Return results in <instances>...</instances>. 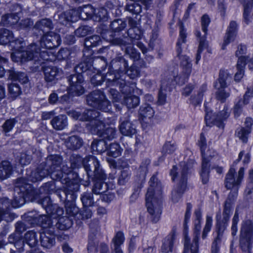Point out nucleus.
<instances>
[{
	"mask_svg": "<svg viewBox=\"0 0 253 253\" xmlns=\"http://www.w3.org/2000/svg\"><path fill=\"white\" fill-rule=\"evenodd\" d=\"M130 177V172L127 170H123L118 178V184L124 185L128 181Z\"/></svg>",
	"mask_w": 253,
	"mask_h": 253,
	"instance_id": "obj_60",
	"label": "nucleus"
},
{
	"mask_svg": "<svg viewBox=\"0 0 253 253\" xmlns=\"http://www.w3.org/2000/svg\"><path fill=\"white\" fill-rule=\"evenodd\" d=\"M196 36L199 39V45L198 47V49L197 50V53L196 54V61L195 64H198L199 61L201 59V53L203 50L204 48L206 47L207 43L206 42V40H205V37L200 38L201 32L200 31H197L196 33Z\"/></svg>",
	"mask_w": 253,
	"mask_h": 253,
	"instance_id": "obj_49",
	"label": "nucleus"
},
{
	"mask_svg": "<svg viewBox=\"0 0 253 253\" xmlns=\"http://www.w3.org/2000/svg\"><path fill=\"white\" fill-rule=\"evenodd\" d=\"M179 36L176 44L177 56L180 60L179 70L173 73L172 79L166 78L162 81L161 87L158 95V103L160 105H163L166 102V91L167 90H170L175 84H183L189 78L192 72V64L189 57L181 54L182 49L180 45L182 43L185 42L186 38L185 31L182 27H181Z\"/></svg>",
	"mask_w": 253,
	"mask_h": 253,
	"instance_id": "obj_1",
	"label": "nucleus"
},
{
	"mask_svg": "<svg viewBox=\"0 0 253 253\" xmlns=\"http://www.w3.org/2000/svg\"><path fill=\"white\" fill-rule=\"evenodd\" d=\"M251 132L250 128L242 127L236 130L235 135L242 142L246 143Z\"/></svg>",
	"mask_w": 253,
	"mask_h": 253,
	"instance_id": "obj_50",
	"label": "nucleus"
},
{
	"mask_svg": "<svg viewBox=\"0 0 253 253\" xmlns=\"http://www.w3.org/2000/svg\"><path fill=\"white\" fill-rule=\"evenodd\" d=\"M245 169L241 167L236 172L235 169L232 166L226 174L224 184L227 189H238L243 180Z\"/></svg>",
	"mask_w": 253,
	"mask_h": 253,
	"instance_id": "obj_12",
	"label": "nucleus"
},
{
	"mask_svg": "<svg viewBox=\"0 0 253 253\" xmlns=\"http://www.w3.org/2000/svg\"><path fill=\"white\" fill-rule=\"evenodd\" d=\"M231 189L232 191L229 193L227 199L224 203L222 218L221 219L220 212H219L218 214H217L216 216L217 226L219 232H223L226 229L230 218V214L232 212L234 202L238 196V189L232 188Z\"/></svg>",
	"mask_w": 253,
	"mask_h": 253,
	"instance_id": "obj_7",
	"label": "nucleus"
},
{
	"mask_svg": "<svg viewBox=\"0 0 253 253\" xmlns=\"http://www.w3.org/2000/svg\"><path fill=\"white\" fill-rule=\"evenodd\" d=\"M63 163V159L59 155H50L48 156L45 162L41 163L43 165L45 170L51 178L55 180H59L63 177L61 171V166Z\"/></svg>",
	"mask_w": 253,
	"mask_h": 253,
	"instance_id": "obj_10",
	"label": "nucleus"
},
{
	"mask_svg": "<svg viewBox=\"0 0 253 253\" xmlns=\"http://www.w3.org/2000/svg\"><path fill=\"white\" fill-rule=\"evenodd\" d=\"M11 45L16 50H17V52L12 53L11 54V58L12 60L16 62H20L19 60V59L17 57H16L15 56L14 57V59H13V55L16 54L17 52H21L22 51H20V50L23 48L25 45V42L23 41V40L21 38L19 39H16L15 40H12L11 42Z\"/></svg>",
	"mask_w": 253,
	"mask_h": 253,
	"instance_id": "obj_46",
	"label": "nucleus"
},
{
	"mask_svg": "<svg viewBox=\"0 0 253 253\" xmlns=\"http://www.w3.org/2000/svg\"><path fill=\"white\" fill-rule=\"evenodd\" d=\"M207 156H204V158L202 163V170L201 172V177L202 178V182L204 184L207 183L209 179V168H210V158H206Z\"/></svg>",
	"mask_w": 253,
	"mask_h": 253,
	"instance_id": "obj_38",
	"label": "nucleus"
},
{
	"mask_svg": "<svg viewBox=\"0 0 253 253\" xmlns=\"http://www.w3.org/2000/svg\"><path fill=\"white\" fill-rule=\"evenodd\" d=\"M81 200L84 207L92 206L94 203L93 195L91 192H84L82 194Z\"/></svg>",
	"mask_w": 253,
	"mask_h": 253,
	"instance_id": "obj_54",
	"label": "nucleus"
},
{
	"mask_svg": "<svg viewBox=\"0 0 253 253\" xmlns=\"http://www.w3.org/2000/svg\"><path fill=\"white\" fill-rule=\"evenodd\" d=\"M17 122V120L14 118L7 120L2 126L3 131L5 133L10 132Z\"/></svg>",
	"mask_w": 253,
	"mask_h": 253,
	"instance_id": "obj_62",
	"label": "nucleus"
},
{
	"mask_svg": "<svg viewBox=\"0 0 253 253\" xmlns=\"http://www.w3.org/2000/svg\"><path fill=\"white\" fill-rule=\"evenodd\" d=\"M176 237L175 229H172L169 234L164 239L162 247L161 252L163 253H169L172 251L173 244Z\"/></svg>",
	"mask_w": 253,
	"mask_h": 253,
	"instance_id": "obj_23",
	"label": "nucleus"
},
{
	"mask_svg": "<svg viewBox=\"0 0 253 253\" xmlns=\"http://www.w3.org/2000/svg\"><path fill=\"white\" fill-rule=\"evenodd\" d=\"M41 204L46 210L47 213L51 214L53 213V211H52L53 205L49 197H45L43 198L41 201Z\"/></svg>",
	"mask_w": 253,
	"mask_h": 253,
	"instance_id": "obj_58",
	"label": "nucleus"
},
{
	"mask_svg": "<svg viewBox=\"0 0 253 253\" xmlns=\"http://www.w3.org/2000/svg\"><path fill=\"white\" fill-rule=\"evenodd\" d=\"M180 167V173L177 171V169L175 166H173L170 171L172 180L177 182L176 186L174 187L171 192V200L174 203L178 202L187 186L188 168L185 163H181Z\"/></svg>",
	"mask_w": 253,
	"mask_h": 253,
	"instance_id": "obj_5",
	"label": "nucleus"
},
{
	"mask_svg": "<svg viewBox=\"0 0 253 253\" xmlns=\"http://www.w3.org/2000/svg\"><path fill=\"white\" fill-rule=\"evenodd\" d=\"M126 25V24L125 21L118 19L114 20L110 24V27L114 32H118L124 30Z\"/></svg>",
	"mask_w": 253,
	"mask_h": 253,
	"instance_id": "obj_55",
	"label": "nucleus"
},
{
	"mask_svg": "<svg viewBox=\"0 0 253 253\" xmlns=\"http://www.w3.org/2000/svg\"><path fill=\"white\" fill-rule=\"evenodd\" d=\"M83 140L77 135H73L68 138L66 145L69 149L75 150L79 149L83 144Z\"/></svg>",
	"mask_w": 253,
	"mask_h": 253,
	"instance_id": "obj_39",
	"label": "nucleus"
},
{
	"mask_svg": "<svg viewBox=\"0 0 253 253\" xmlns=\"http://www.w3.org/2000/svg\"><path fill=\"white\" fill-rule=\"evenodd\" d=\"M139 103V99L137 96L130 95L124 97V103L129 109L136 107Z\"/></svg>",
	"mask_w": 253,
	"mask_h": 253,
	"instance_id": "obj_52",
	"label": "nucleus"
},
{
	"mask_svg": "<svg viewBox=\"0 0 253 253\" xmlns=\"http://www.w3.org/2000/svg\"><path fill=\"white\" fill-rule=\"evenodd\" d=\"M101 42V40L99 36L93 35L86 38L84 40V45L85 48H89L99 45Z\"/></svg>",
	"mask_w": 253,
	"mask_h": 253,
	"instance_id": "obj_47",
	"label": "nucleus"
},
{
	"mask_svg": "<svg viewBox=\"0 0 253 253\" xmlns=\"http://www.w3.org/2000/svg\"><path fill=\"white\" fill-rule=\"evenodd\" d=\"M18 14V12L5 14L2 16L1 22L4 25H14L17 23L19 19Z\"/></svg>",
	"mask_w": 253,
	"mask_h": 253,
	"instance_id": "obj_44",
	"label": "nucleus"
},
{
	"mask_svg": "<svg viewBox=\"0 0 253 253\" xmlns=\"http://www.w3.org/2000/svg\"><path fill=\"white\" fill-rule=\"evenodd\" d=\"M75 10L78 12V20L80 18L86 20L92 18L94 12V9L90 5H87L83 7H79Z\"/></svg>",
	"mask_w": 253,
	"mask_h": 253,
	"instance_id": "obj_36",
	"label": "nucleus"
},
{
	"mask_svg": "<svg viewBox=\"0 0 253 253\" xmlns=\"http://www.w3.org/2000/svg\"><path fill=\"white\" fill-rule=\"evenodd\" d=\"M123 149L118 143H113L109 145L107 154L109 156L117 158L121 155Z\"/></svg>",
	"mask_w": 253,
	"mask_h": 253,
	"instance_id": "obj_51",
	"label": "nucleus"
},
{
	"mask_svg": "<svg viewBox=\"0 0 253 253\" xmlns=\"http://www.w3.org/2000/svg\"><path fill=\"white\" fill-rule=\"evenodd\" d=\"M87 104L94 108L105 112H109L112 108L110 102L104 93L100 90H94L86 96Z\"/></svg>",
	"mask_w": 253,
	"mask_h": 253,
	"instance_id": "obj_11",
	"label": "nucleus"
},
{
	"mask_svg": "<svg viewBox=\"0 0 253 253\" xmlns=\"http://www.w3.org/2000/svg\"><path fill=\"white\" fill-rule=\"evenodd\" d=\"M125 74H119L118 73L112 70L109 71L104 76V81L106 82V85L108 86H118L123 92L126 91L124 88L126 87Z\"/></svg>",
	"mask_w": 253,
	"mask_h": 253,
	"instance_id": "obj_13",
	"label": "nucleus"
},
{
	"mask_svg": "<svg viewBox=\"0 0 253 253\" xmlns=\"http://www.w3.org/2000/svg\"><path fill=\"white\" fill-rule=\"evenodd\" d=\"M92 19L97 22H105L107 21L108 19V14L107 10L103 7L94 9Z\"/></svg>",
	"mask_w": 253,
	"mask_h": 253,
	"instance_id": "obj_40",
	"label": "nucleus"
},
{
	"mask_svg": "<svg viewBox=\"0 0 253 253\" xmlns=\"http://www.w3.org/2000/svg\"><path fill=\"white\" fill-rule=\"evenodd\" d=\"M84 166L88 176L94 175L97 179L94 182L92 189L94 194L99 195L104 193L108 189L107 184L102 181L106 177L96 158L92 156L85 158L83 161Z\"/></svg>",
	"mask_w": 253,
	"mask_h": 253,
	"instance_id": "obj_4",
	"label": "nucleus"
},
{
	"mask_svg": "<svg viewBox=\"0 0 253 253\" xmlns=\"http://www.w3.org/2000/svg\"><path fill=\"white\" fill-rule=\"evenodd\" d=\"M25 240L26 243L31 247H35L38 243L36 234L33 231H28L25 234Z\"/></svg>",
	"mask_w": 253,
	"mask_h": 253,
	"instance_id": "obj_53",
	"label": "nucleus"
},
{
	"mask_svg": "<svg viewBox=\"0 0 253 253\" xmlns=\"http://www.w3.org/2000/svg\"><path fill=\"white\" fill-rule=\"evenodd\" d=\"M50 52L46 50H41L35 43L30 44L26 50L21 52H17L13 55V59L15 56L19 59L21 62H25L26 61L34 60L36 61H40L41 59L43 60H50Z\"/></svg>",
	"mask_w": 253,
	"mask_h": 253,
	"instance_id": "obj_8",
	"label": "nucleus"
},
{
	"mask_svg": "<svg viewBox=\"0 0 253 253\" xmlns=\"http://www.w3.org/2000/svg\"><path fill=\"white\" fill-rule=\"evenodd\" d=\"M253 237V222L251 220H243L241 224L240 236Z\"/></svg>",
	"mask_w": 253,
	"mask_h": 253,
	"instance_id": "obj_32",
	"label": "nucleus"
},
{
	"mask_svg": "<svg viewBox=\"0 0 253 253\" xmlns=\"http://www.w3.org/2000/svg\"><path fill=\"white\" fill-rule=\"evenodd\" d=\"M13 172V167L9 162L3 161L0 163V179L3 180L9 178Z\"/></svg>",
	"mask_w": 253,
	"mask_h": 253,
	"instance_id": "obj_35",
	"label": "nucleus"
},
{
	"mask_svg": "<svg viewBox=\"0 0 253 253\" xmlns=\"http://www.w3.org/2000/svg\"><path fill=\"white\" fill-rule=\"evenodd\" d=\"M8 79L13 81H18L21 84H26L28 82V79L25 73L15 71L13 68L7 71Z\"/></svg>",
	"mask_w": 253,
	"mask_h": 253,
	"instance_id": "obj_33",
	"label": "nucleus"
},
{
	"mask_svg": "<svg viewBox=\"0 0 253 253\" xmlns=\"http://www.w3.org/2000/svg\"><path fill=\"white\" fill-rule=\"evenodd\" d=\"M14 191L19 194V196H15L11 202V205L14 208L22 206L26 201H32L35 198V191L33 189L32 185L28 183L27 180L24 178L17 179L15 184ZM10 205L7 198L0 199V221L1 219H3L8 222L13 219L8 211Z\"/></svg>",
	"mask_w": 253,
	"mask_h": 253,
	"instance_id": "obj_2",
	"label": "nucleus"
},
{
	"mask_svg": "<svg viewBox=\"0 0 253 253\" xmlns=\"http://www.w3.org/2000/svg\"><path fill=\"white\" fill-rule=\"evenodd\" d=\"M61 40L59 35L51 32L44 35L41 40V46L47 49H52L60 44Z\"/></svg>",
	"mask_w": 253,
	"mask_h": 253,
	"instance_id": "obj_20",
	"label": "nucleus"
},
{
	"mask_svg": "<svg viewBox=\"0 0 253 253\" xmlns=\"http://www.w3.org/2000/svg\"><path fill=\"white\" fill-rule=\"evenodd\" d=\"M126 54L134 60H138L139 59L140 54L131 45L127 46L125 50Z\"/></svg>",
	"mask_w": 253,
	"mask_h": 253,
	"instance_id": "obj_63",
	"label": "nucleus"
},
{
	"mask_svg": "<svg viewBox=\"0 0 253 253\" xmlns=\"http://www.w3.org/2000/svg\"><path fill=\"white\" fill-rule=\"evenodd\" d=\"M8 91L10 97L13 99H15L21 93L20 86L16 84H10L8 85Z\"/></svg>",
	"mask_w": 253,
	"mask_h": 253,
	"instance_id": "obj_57",
	"label": "nucleus"
},
{
	"mask_svg": "<svg viewBox=\"0 0 253 253\" xmlns=\"http://www.w3.org/2000/svg\"><path fill=\"white\" fill-rule=\"evenodd\" d=\"M228 77L229 74L227 71L221 70L219 72V78L214 85L217 89L215 94L216 98L222 102L225 101L230 95L229 92L226 91L224 89L227 87L226 81Z\"/></svg>",
	"mask_w": 253,
	"mask_h": 253,
	"instance_id": "obj_16",
	"label": "nucleus"
},
{
	"mask_svg": "<svg viewBox=\"0 0 253 253\" xmlns=\"http://www.w3.org/2000/svg\"><path fill=\"white\" fill-rule=\"evenodd\" d=\"M43 166V165L41 164L35 170L31 172L28 175L29 180L35 182L40 181L43 178L49 175L48 174V171L45 170Z\"/></svg>",
	"mask_w": 253,
	"mask_h": 253,
	"instance_id": "obj_28",
	"label": "nucleus"
},
{
	"mask_svg": "<svg viewBox=\"0 0 253 253\" xmlns=\"http://www.w3.org/2000/svg\"><path fill=\"white\" fill-rule=\"evenodd\" d=\"M154 115V111L148 104H143L139 109V115L143 120L150 119Z\"/></svg>",
	"mask_w": 253,
	"mask_h": 253,
	"instance_id": "obj_41",
	"label": "nucleus"
},
{
	"mask_svg": "<svg viewBox=\"0 0 253 253\" xmlns=\"http://www.w3.org/2000/svg\"><path fill=\"white\" fill-rule=\"evenodd\" d=\"M91 149L93 151L101 153L107 149L106 143L104 139L94 140L91 143Z\"/></svg>",
	"mask_w": 253,
	"mask_h": 253,
	"instance_id": "obj_48",
	"label": "nucleus"
},
{
	"mask_svg": "<svg viewBox=\"0 0 253 253\" xmlns=\"http://www.w3.org/2000/svg\"><path fill=\"white\" fill-rule=\"evenodd\" d=\"M237 24L234 21L230 23L222 45V49H225L226 46L234 40L237 33Z\"/></svg>",
	"mask_w": 253,
	"mask_h": 253,
	"instance_id": "obj_26",
	"label": "nucleus"
},
{
	"mask_svg": "<svg viewBox=\"0 0 253 253\" xmlns=\"http://www.w3.org/2000/svg\"><path fill=\"white\" fill-rule=\"evenodd\" d=\"M253 237L239 236V247L244 253H252Z\"/></svg>",
	"mask_w": 253,
	"mask_h": 253,
	"instance_id": "obj_34",
	"label": "nucleus"
},
{
	"mask_svg": "<svg viewBox=\"0 0 253 253\" xmlns=\"http://www.w3.org/2000/svg\"><path fill=\"white\" fill-rule=\"evenodd\" d=\"M251 97L252 102L253 103V88H249L244 96L243 101L240 100L235 106L234 113L235 116L238 117L242 113V105L247 104L249 103V98Z\"/></svg>",
	"mask_w": 253,
	"mask_h": 253,
	"instance_id": "obj_29",
	"label": "nucleus"
},
{
	"mask_svg": "<svg viewBox=\"0 0 253 253\" xmlns=\"http://www.w3.org/2000/svg\"><path fill=\"white\" fill-rule=\"evenodd\" d=\"M50 124L54 129L57 130H62L68 125L67 117L65 115H58L51 120Z\"/></svg>",
	"mask_w": 253,
	"mask_h": 253,
	"instance_id": "obj_30",
	"label": "nucleus"
},
{
	"mask_svg": "<svg viewBox=\"0 0 253 253\" xmlns=\"http://www.w3.org/2000/svg\"><path fill=\"white\" fill-rule=\"evenodd\" d=\"M78 12L75 9H70L58 14V20L63 25H66L68 22H76L78 20Z\"/></svg>",
	"mask_w": 253,
	"mask_h": 253,
	"instance_id": "obj_27",
	"label": "nucleus"
},
{
	"mask_svg": "<svg viewBox=\"0 0 253 253\" xmlns=\"http://www.w3.org/2000/svg\"><path fill=\"white\" fill-rule=\"evenodd\" d=\"M127 67V61L123 57H117L110 63V68L119 74H125Z\"/></svg>",
	"mask_w": 253,
	"mask_h": 253,
	"instance_id": "obj_24",
	"label": "nucleus"
},
{
	"mask_svg": "<svg viewBox=\"0 0 253 253\" xmlns=\"http://www.w3.org/2000/svg\"><path fill=\"white\" fill-rule=\"evenodd\" d=\"M120 132L124 135L132 136L136 132L135 126L127 120L121 119L119 126Z\"/></svg>",
	"mask_w": 253,
	"mask_h": 253,
	"instance_id": "obj_25",
	"label": "nucleus"
},
{
	"mask_svg": "<svg viewBox=\"0 0 253 253\" xmlns=\"http://www.w3.org/2000/svg\"><path fill=\"white\" fill-rule=\"evenodd\" d=\"M53 28L51 20L49 18H43L37 21L33 27V29L44 33L45 31Z\"/></svg>",
	"mask_w": 253,
	"mask_h": 253,
	"instance_id": "obj_31",
	"label": "nucleus"
},
{
	"mask_svg": "<svg viewBox=\"0 0 253 253\" xmlns=\"http://www.w3.org/2000/svg\"><path fill=\"white\" fill-rule=\"evenodd\" d=\"M13 39V33L6 29H0V44H6L11 42Z\"/></svg>",
	"mask_w": 253,
	"mask_h": 253,
	"instance_id": "obj_42",
	"label": "nucleus"
},
{
	"mask_svg": "<svg viewBox=\"0 0 253 253\" xmlns=\"http://www.w3.org/2000/svg\"><path fill=\"white\" fill-rule=\"evenodd\" d=\"M40 243L42 247L45 249H50L55 244L54 231L51 229H45L41 233Z\"/></svg>",
	"mask_w": 253,
	"mask_h": 253,
	"instance_id": "obj_21",
	"label": "nucleus"
},
{
	"mask_svg": "<svg viewBox=\"0 0 253 253\" xmlns=\"http://www.w3.org/2000/svg\"><path fill=\"white\" fill-rule=\"evenodd\" d=\"M27 221L32 225L38 224L42 228H47L52 226L53 221L50 217L45 214H39L38 213L30 212Z\"/></svg>",
	"mask_w": 253,
	"mask_h": 253,
	"instance_id": "obj_19",
	"label": "nucleus"
},
{
	"mask_svg": "<svg viewBox=\"0 0 253 253\" xmlns=\"http://www.w3.org/2000/svg\"><path fill=\"white\" fill-rule=\"evenodd\" d=\"M210 19L209 16L207 15H204L201 19L202 29L203 32H204V35H202L201 34L200 38L205 37V40H206L207 28L210 24Z\"/></svg>",
	"mask_w": 253,
	"mask_h": 253,
	"instance_id": "obj_64",
	"label": "nucleus"
},
{
	"mask_svg": "<svg viewBox=\"0 0 253 253\" xmlns=\"http://www.w3.org/2000/svg\"><path fill=\"white\" fill-rule=\"evenodd\" d=\"M102 117L99 114L98 117L93 120L90 124L89 130L92 134H95L103 139L111 140L115 138L117 130L114 126L106 127Z\"/></svg>",
	"mask_w": 253,
	"mask_h": 253,
	"instance_id": "obj_9",
	"label": "nucleus"
},
{
	"mask_svg": "<svg viewBox=\"0 0 253 253\" xmlns=\"http://www.w3.org/2000/svg\"><path fill=\"white\" fill-rule=\"evenodd\" d=\"M70 84L69 91L73 95H81L84 92L83 86L84 79L81 74H75L70 76L68 79Z\"/></svg>",
	"mask_w": 253,
	"mask_h": 253,
	"instance_id": "obj_17",
	"label": "nucleus"
},
{
	"mask_svg": "<svg viewBox=\"0 0 253 253\" xmlns=\"http://www.w3.org/2000/svg\"><path fill=\"white\" fill-rule=\"evenodd\" d=\"M72 225V221L66 216L60 217L55 220V226L60 230H66L69 228Z\"/></svg>",
	"mask_w": 253,
	"mask_h": 253,
	"instance_id": "obj_43",
	"label": "nucleus"
},
{
	"mask_svg": "<svg viewBox=\"0 0 253 253\" xmlns=\"http://www.w3.org/2000/svg\"><path fill=\"white\" fill-rule=\"evenodd\" d=\"M69 115L75 120L88 121L89 123L87 124V126L89 130L91 122L99 117V113L93 110H86L83 112L71 111L69 112Z\"/></svg>",
	"mask_w": 253,
	"mask_h": 253,
	"instance_id": "obj_18",
	"label": "nucleus"
},
{
	"mask_svg": "<svg viewBox=\"0 0 253 253\" xmlns=\"http://www.w3.org/2000/svg\"><path fill=\"white\" fill-rule=\"evenodd\" d=\"M129 25L131 27L127 32V35L129 37H125L124 39L116 38L113 40V43L115 45L120 46L126 45L130 41L131 39L139 40L141 38V34L140 30L136 28L137 24L136 20L129 18L128 19Z\"/></svg>",
	"mask_w": 253,
	"mask_h": 253,
	"instance_id": "obj_14",
	"label": "nucleus"
},
{
	"mask_svg": "<svg viewBox=\"0 0 253 253\" xmlns=\"http://www.w3.org/2000/svg\"><path fill=\"white\" fill-rule=\"evenodd\" d=\"M245 61L244 57H240L238 60L237 64V72L235 75V80L240 81L244 75V67L245 66Z\"/></svg>",
	"mask_w": 253,
	"mask_h": 253,
	"instance_id": "obj_45",
	"label": "nucleus"
},
{
	"mask_svg": "<svg viewBox=\"0 0 253 253\" xmlns=\"http://www.w3.org/2000/svg\"><path fill=\"white\" fill-rule=\"evenodd\" d=\"M44 78L47 83H53L61 74V70L55 66H44L42 67Z\"/></svg>",
	"mask_w": 253,
	"mask_h": 253,
	"instance_id": "obj_22",
	"label": "nucleus"
},
{
	"mask_svg": "<svg viewBox=\"0 0 253 253\" xmlns=\"http://www.w3.org/2000/svg\"><path fill=\"white\" fill-rule=\"evenodd\" d=\"M205 107L206 111L205 122L207 126H211L212 125H215L218 127H223L222 122L229 115V112L227 107L224 106L223 109L216 115L213 114L212 112H208L207 107L205 106Z\"/></svg>",
	"mask_w": 253,
	"mask_h": 253,
	"instance_id": "obj_15",
	"label": "nucleus"
},
{
	"mask_svg": "<svg viewBox=\"0 0 253 253\" xmlns=\"http://www.w3.org/2000/svg\"><path fill=\"white\" fill-rule=\"evenodd\" d=\"M223 232H219L218 230V235L213 241L211 249V253H219L220 244L221 240V234Z\"/></svg>",
	"mask_w": 253,
	"mask_h": 253,
	"instance_id": "obj_59",
	"label": "nucleus"
},
{
	"mask_svg": "<svg viewBox=\"0 0 253 253\" xmlns=\"http://www.w3.org/2000/svg\"><path fill=\"white\" fill-rule=\"evenodd\" d=\"M239 221L238 210L237 208L232 220L231 234L235 236L238 231V223Z\"/></svg>",
	"mask_w": 253,
	"mask_h": 253,
	"instance_id": "obj_61",
	"label": "nucleus"
},
{
	"mask_svg": "<svg viewBox=\"0 0 253 253\" xmlns=\"http://www.w3.org/2000/svg\"><path fill=\"white\" fill-rule=\"evenodd\" d=\"M125 240L124 234L122 232H118L112 239V249L115 253H123L121 246L124 243Z\"/></svg>",
	"mask_w": 253,
	"mask_h": 253,
	"instance_id": "obj_37",
	"label": "nucleus"
},
{
	"mask_svg": "<svg viewBox=\"0 0 253 253\" xmlns=\"http://www.w3.org/2000/svg\"><path fill=\"white\" fill-rule=\"evenodd\" d=\"M79 190V185L78 184L69 182L64 187L63 190H59L57 192L58 197L65 203L67 212L72 215L77 212L74 202L77 198L76 192Z\"/></svg>",
	"mask_w": 253,
	"mask_h": 253,
	"instance_id": "obj_6",
	"label": "nucleus"
},
{
	"mask_svg": "<svg viewBox=\"0 0 253 253\" xmlns=\"http://www.w3.org/2000/svg\"><path fill=\"white\" fill-rule=\"evenodd\" d=\"M199 145L201 148L203 159L204 158V156L207 155V156L206 157V158H211L213 157V155H211V154L210 150L208 151L207 152H205L207 146V143L206 137L203 133H201L200 135V138L199 141Z\"/></svg>",
	"mask_w": 253,
	"mask_h": 253,
	"instance_id": "obj_56",
	"label": "nucleus"
},
{
	"mask_svg": "<svg viewBox=\"0 0 253 253\" xmlns=\"http://www.w3.org/2000/svg\"><path fill=\"white\" fill-rule=\"evenodd\" d=\"M145 201L151 221L157 223L162 213V186L155 175L149 181V187L146 194Z\"/></svg>",
	"mask_w": 253,
	"mask_h": 253,
	"instance_id": "obj_3",
	"label": "nucleus"
}]
</instances>
